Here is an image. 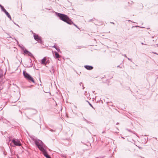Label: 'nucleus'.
I'll use <instances>...</instances> for the list:
<instances>
[{
	"instance_id": "1",
	"label": "nucleus",
	"mask_w": 158,
	"mask_h": 158,
	"mask_svg": "<svg viewBox=\"0 0 158 158\" xmlns=\"http://www.w3.org/2000/svg\"><path fill=\"white\" fill-rule=\"evenodd\" d=\"M55 14L60 20L66 23L67 24L71 25L73 23V22L69 18L68 16L64 14L59 13L58 12H55Z\"/></svg>"
},
{
	"instance_id": "2",
	"label": "nucleus",
	"mask_w": 158,
	"mask_h": 158,
	"mask_svg": "<svg viewBox=\"0 0 158 158\" xmlns=\"http://www.w3.org/2000/svg\"><path fill=\"white\" fill-rule=\"evenodd\" d=\"M31 138L34 141L35 144L39 149L45 145L41 140L37 139L34 136H31Z\"/></svg>"
},
{
	"instance_id": "3",
	"label": "nucleus",
	"mask_w": 158,
	"mask_h": 158,
	"mask_svg": "<svg viewBox=\"0 0 158 158\" xmlns=\"http://www.w3.org/2000/svg\"><path fill=\"white\" fill-rule=\"evenodd\" d=\"M8 139L9 141L7 143L8 145H9V142L10 141H11V143H10V145L11 146H13L12 144V143H13L15 146H19L21 145V143L20 141L17 139H12L11 137H9Z\"/></svg>"
},
{
	"instance_id": "4",
	"label": "nucleus",
	"mask_w": 158,
	"mask_h": 158,
	"mask_svg": "<svg viewBox=\"0 0 158 158\" xmlns=\"http://www.w3.org/2000/svg\"><path fill=\"white\" fill-rule=\"evenodd\" d=\"M47 148V147L44 145L43 146L40 147L39 149L43 152V155L46 158H51L50 156L48 154L46 150Z\"/></svg>"
},
{
	"instance_id": "5",
	"label": "nucleus",
	"mask_w": 158,
	"mask_h": 158,
	"mask_svg": "<svg viewBox=\"0 0 158 158\" xmlns=\"http://www.w3.org/2000/svg\"><path fill=\"white\" fill-rule=\"evenodd\" d=\"M23 74L24 77L27 80H28L29 81H31L34 83H35V82L33 78L30 74L27 73L26 71H23Z\"/></svg>"
},
{
	"instance_id": "6",
	"label": "nucleus",
	"mask_w": 158,
	"mask_h": 158,
	"mask_svg": "<svg viewBox=\"0 0 158 158\" xmlns=\"http://www.w3.org/2000/svg\"><path fill=\"white\" fill-rule=\"evenodd\" d=\"M20 47L21 48V49L24 52L25 54H27L28 56H32V54H31V53L30 52L28 51L27 49H25L24 47L20 46Z\"/></svg>"
},
{
	"instance_id": "7",
	"label": "nucleus",
	"mask_w": 158,
	"mask_h": 158,
	"mask_svg": "<svg viewBox=\"0 0 158 158\" xmlns=\"http://www.w3.org/2000/svg\"><path fill=\"white\" fill-rule=\"evenodd\" d=\"M33 36L34 37V39L36 41H38L41 38V37L39 36L38 35L36 34L35 33H34V34L33 35Z\"/></svg>"
},
{
	"instance_id": "8",
	"label": "nucleus",
	"mask_w": 158,
	"mask_h": 158,
	"mask_svg": "<svg viewBox=\"0 0 158 158\" xmlns=\"http://www.w3.org/2000/svg\"><path fill=\"white\" fill-rule=\"evenodd\" d=\"M84 67L88 70H91L93 69V67L92 66L88 65H85Z\"/></svg>"
},
{
	"instance_id": "9",
	"label": "nucleus",
	"mask_w": 158,
	"mask_h": 158,
	"mask_svg": "<svg viewBox=\"0 0 158 158\" xmlns=\"http://www.w3.org/2000/svg\"><path fill=\"white\" fill-rule=\"evenodd\" d=\"M46 59L45 57H44L42 60H41V63L42 64H44V65H46L47 64L48 61H46Z\"/></svg>"
},
{
	"instance_id": "10",
	"label": "nucleus",
	"mask_w": 158,
	"mask_h": 158,
	"mask_svg": "<svg viewBox=\"0 0 158 158\" xmlns=\"http://www.w3.org/2000/svg\"><path fill=\"white\" fill-rule=\"evenodd\" d=\"M55 53V57L56 58V59H58V60H60L59 59V58H60V56L59 54L56 51H55L54 52Z\"/></svg>"
},
{
	"instance_id": "11",
	"label": "nucleus",
	"mask_w": 158,
	"mask_h": 158,
	"mask_svg": "<svg viewBox=\"0 0 158 158\" xmlns=\"http://www.w3.org/2000/svg\"><path fill=\"white\" fill-rule=\"evenodd\" d=\"M50 72L52 74V73H54V72H55V69H54V66H52L51 67V70H50Z\"/></svg>"
},
{
	"instance_id": "12",
	"label": "nucleus",
	"mask_w": 158,
	"mask_h": 158,
	"mask_svg": "<svg viewBox=\"0 0 158 158\" xmlns=\"http://www.w3.org/2000/svg\"><path fill=\"white\" fill-rule=\"evenodd\" d=\"M3 76L2 71V69H0V78L2 77Z\"/></svg>"
},
{
	"instance_id": "13",
	"label": "nucleus",
	"mask_w": 158,
	"mask_h": 158,
	"mask_svg": "<svg viewBox=\"0 0 158 158\" xmlns=\"http://www.w3.org/2000/svg\"><path fill=\"white\" fill-rule=\"evenodd\" d=\"M6 14L7 15V17L9 18L10 19V20H11V17L9 13L8 12H7Z\"/></svg>"
},
{
	"instance_id": "14",
	"label": "nucleus",
	"mask_w": 158,
	"mask_h": 158,
	"mask_svg": "<svg viewBox=\"0 0 158 158\" xmlns=\"http://www.w3.org/2000/svg\"><path fill=\"white\" fill-rule=\"evenodd\" d=\"M0 7L2 9V11H3L5 9L4 8V7L3 6H2V5H1V4H0Z\"/></svg>"
},
{
	"instance_id": "15",
	"label": "nucleus",
	"mask_w": 158,
	"mask_h": 158,
	"mask_svg": "<svg viewBox=\"0 0 158 158\" xmlns=\"http://www.w3.org/2000/svg\"><path fill=\"white\" fill-rule=\"evenodd\" d=\"M87 102H88L89 105L93 108L94 109H95V108L93 107V106L91 104V103H90L88 101H87Z\"/></svg>"
},
{
	"instance_id": "16",
	"label": "nucleus",
	"mask_w": 158,
	"mask_h": 158,
	"mask_svg": "<svg viewBox=\"0 0 158 158\" xmlns=\"http://www.w3.org/2000/svg\"><path fill=\"white\" fill-rule=\"evenodd\" d=\"M48 129L52 132H54L56 131L55 130H53L50 128H48Z\"/></svg>"
},
{
	"instance_id": "17",
	"label": "nucleus",
	"mask_w": 158,
	"mask_h": 158,
	"mask_svg": "<svg viewBox=\"0 0 158 158\" xmlns=\"http://www.w3.org/2000/svg\"><path fill=\"white\" fill-rule=\"evenodd\" d=\"M38 41V42H39L40 44H42V41L41 37L40 38V39Z\"/></svg>"
},
{
	"instance_id": "18",
	"label": "nucleus",
	"mask_w": 158,
	"mask_h": 158,
	"mask_svg": "<svg viewBox=\"0 0 158 158\" xmlns=\"http://www.w3.org/2000/svg\"><path fill=\"white\" fill-rule=\"evenodd\" d=\"M55 49L57 50V51L58 52H60V50L58 48H55Z\"/></svg>"
},
{
	"instance_id": "19",
	"label": "nucleus",
	"mask_w": 158,
	"mask_h": 158,
	"mask_svg": "<svg viewBox=\"0 0 158 158\" xmlns=\"http://www.w3.org/2000/svg\"><path fill=\"white\" fill-rule=\"evenodd\" d=\"M72 24H73L75 27H77V28H78V29H79L78 28V26L76 25L74 23H72Z\"/></svg>"
},
{
	"instance_id": "20",
	"label": "nucleus",
	"mask_w": 158,
	"mask_h": 158,
	"mask_svg": "<svg viewBox=\"0 0 158 158\" xmlns=\"http://www.w3.org/2000/svg\"><path fill=\"white\" fill-rule=\"evenodd\" d=\"M126 130H127V131H129V132H132L134 134H135L133 132H132V131H131V130H129L128 129H126Z\"/></svg>"
},
{
	"instance_id": "21",
	"label": "nucleus",
	"mask_w": 158,
	"mask_h": 158,
	"mask_svg": "<svg viewBox=\"0 0 158 158\" xmlns=\"http://www.w3.org/2000/svg\"><path fill=\"white\" fill-rule=\"evenodd\" d=\"M3 11L5 13V14H6L7 12H8L5 9Z\"/></svg>"
},
{
	"instance_id": "22",
	"label": "nucleus",
	"mask_w": 158,
	"mask_h": 158,
	"mask_svg": "<svg viewBox=\"0 0 158 158\" xmlns=\"http://www.w3.org/2000/svg\"><path fill=\"white\" fill-rule=\"evenodd\" d=\"M15 39V40H16V42H17V44L18 45H19V43L18 41L16 39ZM19 46L20 47V46L19 45Z\"/></svg>"
},
{
	"instance_id": "23",
	"label": "nucleus",
	"mask_w": 158,
	"mask_h": 158,
	"mask_svg": "<svg viewBox=\"0 0 158 158\" xmlns=\"http://www.w3.org/2000/svg\"><path fill=\"white\" fill-rule=\"evenodd\" d=\"M127 58L128 59V60H130V61H131L132 62V60H131V59H130V58H128V57H127Z\"/></svg>"
},
{
	"instance_id": "24",
	"label": "nucleus",
	"mask_w": 158,
	"mask_h": 158,
	"mask_svg": "<svg viewBox=\"0 0 158 158\" xmlns=\"http://www.w3.org/2000/svg\"><path fill=\"white\" fill-rule=\"evenodd\" d=\"M122 55H123V56H124V57H126V58H127V56H126V54H124V55L122 54Z\"/></svg>"
},
{
	"instance_id": "25",
	"label": "nucleus",
	"mask_w": 158,
	"mask_h": 158,
	"mask_svg": "<svg viewBox=\"0 0 158 158\" xmlns=\"http://www.w3.org/2000/svg\"><path fill=\"white\" fill-rule=\"evenodd\" d=\"M86 122L87 123H91V122H89V121H88V120H86Z\"/></svg>"
},
{
	"instance_id": "26",
	"label": "nucleus",
	"mask_w": 158,
	"mask_h": 158,
	"mask_svg": "<svg viewBox=\"0 0 158 158\" xmlns=\"http://www.w3.org/2000/svg\"><path fill=\"white\" fill-rule=\"evenodd\" d=\"M3 153L4 155L5 156V155H6V152H3Z\"/></svg>"
},
{
	"instance_id": "27",
	"label": "nucleus",
	"mask_w": 158,
	"mask_h": 158,
	"mask_svg": "<svg viewBox=\"0 0 158 158\" xmlns=\"http://www.w3.org/2000/svg\"><path fill=\"white\" fill-rule=\"evenodd\" d=\"M135 27H141V28H143L144 27H139V26H135Z\"/></svg>"
},
{
	"instance_id": "28",
	"label": "nucleus",
	"mask_w": 158,
	"mask_h": 158,
	"mask_svg": "<svg viewBox=\"0 0 158 158\" xmlns=\"http://www.w3.org/2000/svg\"><path fill=\"white\" fill-rule=\"evenodd\" d=\"M52 48H57L55 45H54L52 47Z\"/></svg>"
},
{
	"instance_id": "29",
	"label": "nucleus",
	"mask_w": 158,
	"mask_h": 158,
	"mask_svg": "<svg viewBox=\"0 0 158 158\" xmlns=\"http://www.w3.org/2000/svg\"><path fill=\"white\" fill-rule=\"evenodd\" d=\"M83 119L85 121V122L87 120L85 118H83Z\"/></svg>"
},
{
	"instance_id": "30",
	"label": "nucleus",
	"mask_w": 158,
	"mask_h": 158,
	"mask_svg": "<svg viewBox=\"0 0 158 158\" xmlns=\"http://www.w3.org/2000/svg\"><path fill=\"white\" fill-rule=\"evenodd\" d=\"M117 67H119L120 68H122L121 67H120L119 65H118L117 66Z\"/></svg>"
},
{
	"instance_id": "31",
	"label": "nucleus",
	"mask_w": 158,
	"mask_h": 158,
	"mask_svg": "<svg viewBox=\"0 0 158 158\" xmlns=\"http://www.w3.org/2000/svg\"><path fill=\"white\" fill-rule=\"evenodd\" d=\"M31 32L32 33H33V34H34V33H34L31 30Z\"/></svg>"
},
{
	"instance_id": "32",
	"label": "nucleus",
	"mask_w": 158,
	"mask_h": 158,
	"mask_svg": "<svg viewBox=\"0 0 158 158\" xmlns=\"http://www.w3.org/2000/svg\"><path fill=\"white\" fill-rule=\"evenodd\" d=\"M87 93V92L86 91H85V94H86Z\"/></svg>"
},
{
	"instance_id": "33",
	"label": "nucleus",
	"mask_w": 158,
	"mask_h": 158,
	"mask_svg": "<svg viewBox=\"0 0 158 158\" xmlns=\"http://www.w3.org/2000/svg\"><path fill=\"white\" fill-rule=\"evenodd\" d=\"M82 87H83V89H84L85 88V87H84L83 85H82Z\"/></svg>"
},
{
	"instance_id": "34",
	"label": "nucleus",
	"mask_w": 158,
	"mask_h": 158,
	"mask_svg": "<svg viewBox=\"0 0 158 158\" xmlns=\"http://www.w3.org/2000/svg\"><path fill=\"white\" fill-rule=\"evenodd\" d=\"M119 124V123L118 122V123H116V125H118V124Z\"/></svg>"
},
{
	"instance_id": "35",
	"label": "nucleus",
	"mask_w": 158,
	"mask_h": 158,
	"mask_svg": "<svg viewBox=\"0 0 158 158\" xmlns=\"http://www.w3.org/2000/svg\"><path fill=\"white\" fill-rule=\"evenodd\" d=\"M105 133V131H103V132H102V134H103V133Z\"/></svg>"
},
{
	"instance_id": "36",
	"label": "nucleus",
	"mask_w": 158,
	"mask_h": 158,
	"mask_svg": "<svg viewBox=\"0 0 158 158\" xmlns=\"http://www.w3.org/2000/svg\"><path fill=\"white\" fill-rule=\"evenodd\" d=\"M110 23H112V24H114V23H113V22H110Z\"/></svg>"
},
{
	"instance_id": "37",
	"label": "nucleus",
	"mask_w": 158,
	"mask_h": 158,
	"mask_svg": "<svg viewBox=\"0 0 158 158\" xmlns=\"http://www.w3.org/2000/svg\"><path fill=\"white\" fill-rule=\"evenodd\" d=\"M128 21H131V22H132V23H134V22H133L131 21V20H129Z\"/></svg>"
},
{
	"instance_id": "38",
	"label": "nucleus",
	"mask_w": 158,
	"mask_h": 158,
	"mask_svg": "<svg viewBox=\"0 0 158 158\" xmlns=\"http://www.w3.org/2000/svg\"><path fill=\"white\" fill-rule=\"evenodd\" d=\"M153 53L155 54H157L156 53V52H153Z\"/></svg>"
},
{
	"instance_id": "39",
	"label": "nucleus",
	"mask_w": 158,
	"mask_h": 158,
	"mask_svg": "<svg viewBox=\"0 0 158 158\" xmlns=\"http://www.w3.org/2000/svg\"><path fill=\"white\" fill-rule=\"evenodd\" d=\"M32 86V85H31L30 86H28V87H31V86Z\"/></svg>"
},
{
	"instance_id": "40",
	"label": "nucleus",
	"mask_w": 158,
	"mask_h": 158,
	"mask_svg": "<svg viewBox=\"0 0 158 158\" xmlns=\"http://www.w3.org/2000/svg\"><path fill=\"white\" fill-rule=\"evenodd\" d=\"M141 44H144L143 43H141Z\"/></svg>"
},
{
	"instance_id": "41",
	"label": "nucleus",
	"mask_w": 158,
	"mask_h": 158,
	"mask_svg": "<svg viewBox=\"0 0 158 158\" xmlns=\"http://www.w3.org/2000/svg\"><path fill=\"white\" fill-rule=\"evenodd\" d=\"M81 82L80 84H79V85H81Z\"/></svg>"
},
{
	"instance_id": "42",
	"label": "nucleus",
	"mask_w": 158,
	"mask_h": 158,
	"mask_svg": "<svg viewBox=\"0 0 158 158\" xmlns=\"http://www.w3.org/2000/svg\"><path fill=\"white\" fill-rule=\"evenodd\" d=\"M140 157L141 158H144V157H142V156H140Z\"/></svg>"
},
{
	"instance_id": "43",
	"label": "nucleus",
	"mask_w": 158,
	"mask_h": 158,
	"mask_svg": "<svg viewBox=\"0 0 158 158\" xmlns=\"http://www.w3.org/2000/svg\"><path fill=\"white\" fill-rule=\"evenodd\" d=\"M15 24L16 25H17V26H19V25H18V24H16V23H15Z\"/></svg>"
},
{
	"instance_id": "44",
	"label": "nucleus",
	"mask_w": 158,
	"mask_h": 158,
	"mask_svg": "<svg viewBox=\"0 0 158 158\" xmlns=\"http://www.w3.org/2000/svg\"><path fill=\"white\" fill-rule=\"evenodd\" d=\"M3 148H3V147L2 148V150Z\"/></svg>"
},
{
	"instance_id": "45",
	"label": "nucleus",
	"mask_w": 158,
	"mask_h": 158,
	"mask_svg": "<svg viewBox=\"0 0 158 158\" xmlns=\"http://www.w3.org/2000/svg\"><path fill=\"white\" fill-rule=\"evenodd\" d=\"M122 138L123 139H124V137H122Z\"/></svg>"
},
{
	"instance_id": "46",
	"label": "nucleus",
	"mask_w": 158,
	"mask_h": 158,
	"mask_svg": "<svg viewBox=\"0 0 158 158\" xmlns=\"http://www.w3.org/2000/svg\"><path fill=\"white\" fill-rule=\"evenodd\" d=\"M94 91H93V93H94Z\"/></svg>"
},
{
	"instance_id": "47",
	"label": "nucleus",
	"mask_w": 158,
	"mask_h": 158,
	"mask_svg": "<svg viewBox=\"0 0 158 158\" xmlns=\"http://www.w3.org/2000/svg\"><path fill=\"white\" fill-rule=\"evenodd\" d=\"M92 20V19H90V20H89V21H91Z\"/></svg>"
},
{
	"instance_id": "48",
	"label": "nucleus",
	"mask_w": 158,
	"mask_h": 158,
	"mask_svg": "<svg viewBox=\"0 0 158 158\" xmlns=\"http://www.w3.org/2000/svg\"><path fill=\"white\" fill-rule=\"evenodd\" d=\"M30 60H31V59H30Z\"/></svg>"
},
{
	"instance_id": "49",
	"label": "nucleus",
	"mask_w": 158,
	"mask_h": 158,
	"mask_svg": "<svg viewBox=\"0 0 158 158\" xmlns=\"http://www.w3.org/2000/svg\"><path fill=\"white\" fill-rule=\"evenodd\" d=\"M144 136H147V135H145Z\"/></svg>"
}]
</instances>
